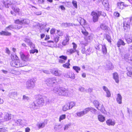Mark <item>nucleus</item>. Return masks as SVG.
I'll list each match as a JSON object with an SVG mask.
<instances>
[{
  "instance_id": "49",
  "label": "nucleus",
  "mask_w": 132,
  "mask_h": 132,
  "mask_svg": "<svg viewBox=\"0 0 132 132\" xmlns=\"http://www.w3.org/2000/svg\"><path fill=\"white\" fill-rule=\"evenodd\" d=\"M14 22L16 24H22V19H21V20L17 19L15 20Z\"/></svg>"
},
{
  "instance_id": "50",
  "label": "nucleus",
  "mask_w": 132,
  "mask_h": 132,
  "mask_svg": "<svg viewBox=\"0 0 132 132\" xmlns=\"http://www.w3.org/2000/svg\"><path fill=\"white\" fill-rule=\"evenodd\" d=\"M12 9L14 10V11L16 13H17L19 14L20 10V9L19 8L13 7Z\"/></svg>"
},
{
  "instance_id": "29",
  "label": "nucleus",
  "mask_w": 132,
  "mask_h": 132,
  "mask_svg": "<svg viewBox=\"0 0 132 132\" xmlns=\"http://www.w3.org/2000/svg\"><path fill=\"white\" fill-rule=\"evenodd\" d=\"M125 43L121 39H119L118 42L117 43V46L119 47L121 45L124 46L125 45Z\"/></svg>"
},
{
  "instance_id": "48",
  "label": "nucleus",
  "mask_w": 132,
  "mask_h": 132,
  "mask_svg": "<svg viewBox=\"0 0 132 132\" xmlns=\"http://www.w3.org/2000/svg\"><path fill=\"white\" fill-rule=\"evenodd\" d=\"M101 28L103 30H106L108 28V27L104 24H101L100 26Z\"/></svg>"
},
{
  "instance_id": "56",
  "label": "nucleus",
  "mask_w": 132,
  "mask_h": 132,
  "mask_svg": "<svg viewBox=\"0 0 132 132\" xmlns=\"http://www.w3.org/2000/svg\"><path fill=\"white\" fill-rule=\"evenodd\" d=\"M81 51L82 54H86V50L85 48V47H82Z\"/></svg>"
},
{
  "instance_id": "44",
  "label": "nucleus",
  "mask_w": 132,
  "mask_h": 132,
  "mask_svg": "<svg viewBox=\"0 0 132 132\" xmlns=\"http://www.w3.org/2000/svg\"><path fill=\"white\" fill-rule=\"evenodd\" d=\"M92 51V49L90 47H89L86 50V55H89Z\"/></svg>"
},
{
  "instance_id": "32",
  "label": "nucleus",
  "mask_w": 132,
  "mask_h": 132,
  "mask_svg": "<svg viewBox=\"0 0 132 132\" xmlns=\"http://www.w3.org/2000/svg\"><path fill=\"white\" fill-rule=\"evenodd\" d=\"M70 108L69 106L68 103L65 104L63 107L62 110L63 111H65L68 110H69Z\"/></svg>"
},
{
  "instance_id": "55",
  "label": "nucleus",
  "mask_w": 132,
  "mask_h": 132,
  "mask_svg": "<svg viewBox=\"0 0 132 132\" xmlns=\"http://www.w3.org/2000/svg\"><path fill=\"white\" fill-rule=\"evenodd\" d=\"M57 34L58 35L60 36H63V32L60 30H57Z\"/></svg>"
},
{
  "instance_id": "1",
  "label": "nucleus",
  "mask_w": 132,
  "mask_h": 132,
  "mask_svg": "<svg viewBox=\"0 0 132 132\" xmlns=\"http://www.w3.org/2000/svg\"><path fill=\"white\" fill-rule=\"evenodd\" d=\"M11 58L12 59L14 60L12 61L11 63V65L13 67L16 68L24 67L26 65L27 63L25 62L22 63L19 60L18 57L16 54L12 55Z\"/></svg>"
},
{
  "instance_id": "6",
  "label": "nucleus",
  "mask_w": 132,
  "mask_h": 132,
  "mask_svg": "<svg viewBox=\"0 0 132 132\" xmlns=\"http://www.w3.org/2000/svg\"><path fill=\"white\" fill-rule=\"evenodd\" d=\"M60 89V91L58 92L60 95L67 96L68 95L69 92L67 89L62 87H61Z\"/></svg>"
},
{
  "instance_id": "43",
  "label": "nucleus",
  "mask_w": 132,
  "mask_h": 132,
  "mask_svg": "<svg viewBox=\"0 0 132 132\" xmlns=\"http://www.w3.org/2000/svg\"><path fill=\"white\" fill-rule=\"evenodd\" d=\"M24 39L25 42L27 43L28 45L30 44V43L31 42L28 38L27 37H24Z\"/></svg>"
},
{
  "instance_id": "15",
  "label": "nucleus",
  "mask_w": 132,
  "mask_h": 132,
  "mask_svg": "<svg viewBox=\"0 0 132 132\" xmlns=\"http://www.w3.org/2000/svg\"><path fill=\"white\" fill-rule=\"evenodd\" d=\"M46 123L45 122H39L38 123L36 124V126L39 129L44 128Z\"/></svg>"
},
{
  "instance_id": "25",
  "label": "nucleus",
  "mask_w": 132,
  "mask_h": 132,
  "mask_svg": "<svg viewBox=\"0 0 132 132\" xmlns=\"http://www.w3.org/2000/svg\"><path fill=\"white\" fill-rule=\"evenodd\" d=\"M10 98H14L17 96V93L16 92H12L9 94Z\"/></svg>"
},
{
  "instance_id": "27",
  "label": "nucleus",
  "mask_w": 132,
  "mask_h": 132,
  "mask_svg": "<svg viewBox=\"0 0 132 132\" xmlns=\"http://www.w3.org/2000/svg\"><path fill=\"white\" fill-rule=\"evenodd\" d=\"M102 50L103 53L104 54H106L107 53V50L105 44L102 45Z\"/></svg>"
},
{
  "instance_id": "23",
  "label": "nucleus",
  "mask_w": 132,
  "mask_h": 132,
  "mask_svg": "<svg viewBox=\"0 0 132 132\" xmlns=\"http://www.w3.org/2000/svg\"><path fill=\"white\" fill-rule=\"evenodd\" d=\"M122 97L121 95L119 94H117V97L116 98L117 102L119 104H121L122 103Z\"/></svg>"
},
{
  "instance_id": "46",
  "label": "nucleus",
  "mask_w": 132,
  "mask_h": 132,
  "mask_svg": "<svg viewBox=\"0 0 132 132\" xmlns=\"http://www.w3.org/2000/svg\"><path fill=\"white\" fill-rule=\"evenodd\" d=\"M66 115L65 114L61 115L59 117V121L60 122L61 120L65 119L66 118Z\"/></svg>"
},
{
  "instance_id": "57",
  "label": "nucleus",
  "mask_w": 132,
  "mask_h": 132,
  "mask_svg": "<svg viewBox=\"0 0 132 132\" xmlns=\"http://www.w3.org/2000/svg\"><path fill=\"white\" fill-rule=\"evenodd\" d=\"M72 4L76 8H77V2L76 1H73L72 2Z\"/></svg>"
},
{
  "instance_id": "54",
  "label": "nucleus",
  "mask_w": 132,
  "mask_h": 132,
  "mask_svg": "<svg viewBox=\"0 0 132 132\" xmlns=\"http://www.w3.org/2000/svg\"><path fill=\"white\" fill-rule=\"evenodd\" d=\"M38 50L37 49L31 50L30 51V54H34L35 52L38 53Z\"/></svg>"
},
{
  "instance_id": "53",
  "label": "nucleus",
  "mask_w": 132,
  "mask_h": 132,
  "mask_svg": "<svg viewBox=\"0 0 132 132\" xmlns=\"http://www.w3.org/2000/svg\"><path fill=\"white\" fill-rule=\"evenodd\" d=\"M70 65V64L69 63H66L65 64H63L62 66L64 68H70L69 66Z\"/></svg>"
},
{
  "instance_id": "4",
  "label": "nucleus",
  "mask_w": 132,
  "mask_h": 132,
  "mask_svg": "<svg viewBox=\"0 0 132 132\" xmlns=\"http://www.w3.org/2000/svg\"><path fill=\"white\" fill-rule=\"evenodd\" d=\"M101 13L100 11L95 12H92L91 13V15L92 16L93 21L95 22L97 21L98 18L101 15Z\"/></svg>"
},
{
  "instance_id": "24",
  "label": "nucleus",
  "mask_w": 132,
  "mask_h": 132,
  "mask_svg": "<svg viewBox=\"0 0 132 132\" xmlns=\"http://www.w3.org/2000/svg\"><path fill=\"white\" fill-rule=\"evenodd\" d=\"M128 72L127 73V76L132 77V68L127 67V68Z\"/></svg>"
},
{
  "instance_id": "20",
  "label": "nucleus",
  "mask_w": 132,
  "mask_h": 132,
  "mask_svg": "<svg viewBox=\"0 0 132 132\" xmlns=\"http://www.w3.org/2000/svg\"><path fill=\"white\" fill-rule=\"evenodd\" d=\"M86 110H87V113L89 111H90L92 113L94 114H95L96 110L91 107H89L86 108Z\"/></svg>"
},
{
  "instance_id": "64",
  "label": "nucleus",
  "mask_w": 132,
  "mask_h": 132,
  "mask_svg": "<svg viewBox=\"0 0 132 132\" xmlns=\"http://www.w3.org/2000/svg\"><path fill=\"white\" fill-rule=\"evenodd\" d=\"M55 31V29L54 28H52L51 30L50 33L51 34H54Z\"/></svg>"
},
{
  "instance_id": "42",
  "label": "nucleus",
  "mask_w": 132,
  "mask_h": 132,
  "mask_svg": "<svg viewBox=\"0 0 132 132\" xmlns=\"http://www.w3.org/2000/svg\"><path fill=\"white\" fill-rule=\"evenodd\" d=\"M125 40L128 44L132 43V36L125 38Z\"/></svg>"
},
{
  "instance_id": "40",
  "label": "nucleus",
  "mask_w": 132,
  "mask_h": 132,
  "mask_svg": "<svg viewBox=\"0 0 132 132\" xmlns=\"http://www.w3.org/2000/svg\"><path fill=\"white\" fill-rule=\"evenodd\" d=\"M68 76L69 77L72 79L75 78V75L74 73L72 72H70L69 73Z\"/></svg>"
},
{
  "instance_id": "45",
  "label": "nucleus",
  "mask_w": 132,
  "mask_h": 132,
  "mask_svg": "<svg viewBox=\"0 0 132 132\" xmlns=\"http://www.w3.org/2000/svg\"><path fill=\"white\" fill-rule=\"evenodd\" d=\"M73 69L75 70L77 73H79V71L80 70V68L79 67L77 66H73Z\"/></svg>"
},
{
  "instance_id": "26",
  "label": "nucleus",
  "mask_w": 132,
  "mask_h": 132,
  "mask_svg": "<svg viewBox=\"0 0 132 132\" xmlns=\"http://www.w3.org/2000/svg\"><path fill=\"white\" fill-rule=\"evenodd\" d=\"M0 35H5L9 36L11 35V33L10 32L7 31H2L0 32Z\"/></svg>"
},
{
  "instance_id": "18",
  "label": "nucleus",
  "mask_w": 132,
  "mask_h": 132,
  "mask_svg": "<svg viewBox=\"0 0 132 132\" xmlns=\"http://www.w3.org/2000/svg\"><path fill=\"white\" fill-rule=\"evenodd\" d=\"M69 36L68 35H67L66 37H65V39L62 42V44L65 46L67 44H68L69 43Z\"/></svg>"
},
{
  "instance_id": "8",
  "label": "nucleus",
  "mask_w": 132,
  "mask_h": 132,
  "mask_svg": "<svg viewBox=\"0 0 132 132\" xmlns=\"http://www.w3.org/2000/svg\"><path fill=\"white\" fill-rule=\"evenodd\" d=\"M93 103L95 106L96 108L98 110L102 111L103 109V106L102 105H101L99 102L97 101H94L93 102Z\"/></svg>"
},
{
  "instance_id": "60",
  "label": "nucleus",
  "mask_w": 132,
  "mask_h": 132,
  "mask_svg": "<svg viewBox=\"0 0 132 132\" xmlns=\"http://www.w3.org/2000/svg\"><path fill=\"white\" fill-rule=\"evenodd\" d=\"M70 126V125L69 124H67L64 126V130H65L68 129L69 128V126Z\"/></svg>"
},
{
  "instance_id": "51",
  "label": "nucleus",
  "mask_w": 132,
  "mask_h": 132,
  "mask_svg": "<svg viewBox=\"0 0 132 132\" xmlns=\"http://www.w3.org/2000/svg\"><path fill=\"white\" fill-rule=\"evenodd\" d=\"M54 42L56 43H57L59 40V37L57 36H56L54 37Z\"/></svg>"
},
{
  "instance_id": "30",
  "label": "nucleus",
  "mask_w": 132,
  "mask_h": 132,
  "mask_svg": "<svg viewBox=\"0 0 132 132\" xmlns=\"http://www.w3.org/2000/svg\"><path fill=\"white\" fill-rule=\"evenodd\" d=\"M75 50H74L72 48L68 49L66 53L68 55H71L73 53L75 52Z\"/></svg>"
},
{
  "instance_id": "36",
  "label": "nucleus",
  "mask_w": 132,
  "mask_h": 132,
  "mask_svg": "<svg viewBox=\"0 0 132 132\" xmlns=\"http://www.w3.org/2000/svg\"><path fill=\"white\" fill-rule=\"evenodd\" d=\"M22 24H27L29 23V20L28 19H22Z\"/></svg>"
},
{
  "instance_id": "59",
  "label": "nucleus",
  "mask_w": 132,
  "mask_h": 132,
  "mask_svg": "<svg viewBox=\"0 0 132 132\" xmlns=\"http://www.w3.org/2000/svg\"><path fill=\"white\" fill-rule=\"evenodd\" d=\"M106 38L109 42H111L110 37L109 35H106Z\"/></svg>"
},
{
  "instance_id": "35",
  "label": "nucleus",
  "mask_w": 132,
  "mask_h": 132,
  "mask_svg": "<svg viewBox=\"0 0 132 132\" xmlns=\"http://www.w3.org/2000/svg\"><path fill=\"white\" fill-rule=\"evenodd\" d=\"M63 25L65 27H69L71 26H75V24L72 23H64L63 24Z\"/></svg>"
},
{
  "instance_id": "5",
  "label": "nucleus",
  "mask_w": 132,
  "mask_h": 132,
  "mask_svg": "<svg viewBox=\"0 0 132 132\" xmlns=\"http://www.w3.org/2000/svg\"><path fill=\"white\" fill-rule=\"evenodd\" d=\"M45 82L46 83L48 86H52L53 84L57 82L56 78L55 77L48 78Z\"/></svg>"
},
{
  "instance_id": "28",
  "label": "nucleus",
  "mask_w": 132,
  "mask_h": 132,
  "mask_svg": "<svg viewBox=\"0 0 132 132\" xmlns=\"http://www.w3.org/2000/svg\"><path fill=\"white\" fill-rule=\"evenodd\" d=\"M62 127V126L61 125L58 124L55 125L54 128L55 130L57 131L60 130Z\"/></svg>"
},
{
  "instance_id": "38",
  "label": "nucleus",
  "mask_w": 132,
  "mask_h": 132,
  "mask_svg": "<svg viewBox=\"0 0 132 132\" xmlns=\"http://www.w3.org/2000/svg\"><path fill=\"white\" fill-rule=\"evenodd\" d=\"M61 87H55L53 89V92L55 93H57L58 94V92L59 91H60V88Z\"/></svg>"
},
{
  "instance_id": "17",
  "label": "nucleus",
  "mask_w": 132,
  "mask_h": 132,
  "mask_svg": "<svg viewBox=\"0 0 132 132\" xmlns=\"http://www.w3.org/2000/svg\"><path fill=\"white\" fill-rule=\"evenodd\" d=\"M77 20L81 25H85L86 23V21L80 17H79L77 18Z\"/></svg>"
},
{
  "instance_id": "41",
  "label": "nucleus",
  "mask_w": 132,
  "mask_h": 132,
  "mask_svg": "<svg viewBox=\"0 0 132 132\" xmlns=\"http://www.w3.org/2000/svg\"><path fill=\"white\" fill-rule=\"evenodd\" d=\"M68 104L70 109H71L75 105L76 103L74 102H71Z\"/></svg>"
},
{
  "instance_id": "58",
  "label": "nucleus",
  "mask_w": 132,
  "mask_h": 132,
  "mask_svg": "<svg viewBox=\"0 0 132 132\" xmlns=\"http://www.w3.org/2000/svg\"><path fill=\"white\" fill-rule=\"evenodd\" d=\"M29 45L30 47V48H35V45L32 43V42L30 43V44H29Z\"/></svg>"
},
{
  "instance_id": "47",
  "label": "nucleus",
  "mask_w": 132,
  "mask_h": 132,
  "mask_svg": "<svg viewBox=\"0 0 132 132\" xmlns=\"http://www.w3.org/2000/svg\"><path fill=\"white\" fill-rule=\"evenodd\" d=\"M10 72L12 74L16 75H18L20 73V72L19 71L13 70H11Z\"/></svg>"
},
{
  "instance_id": "22",
  "label": "nucleus",
  "mask_w": 132,
  "mask_h": 132,
  "mask_svg": "<svg viewBox=\"0 0 132 132\" xmlns=\"http://www.w3.org/2000/svg\"><path fill=\"white\" fill-rule=\"evenodd\" d=\"M129 55L128 54H126L124 55L123 56H122V58L124 59L126 61L129 62L131 61V60H130V58H131L129 57Z\"/></svg>"
},
{
  "instance_id": "61",
  "label": "nucleus",
  "mask_w": 132,
  "mask_h": 132,
  "mask_svg": "<svg viewBox=\"0 0 132 132\" xmlns=\"http://www.w3.org/2000/svg\"><path fill=\"white\" fill-rule=\"evenodd\" d=\"M29 99V97L25 95H24L23 96V99L25 101H27Z\"/></svg>"
},
{
  "instance_id": "14",
  "label": "nucleus",
  "mask_w": 132,
  "mask_h": 132,
  "mask_svg": "<svg viewBox=\"0 0 132 132\" xmlns=\"http://www.w3.org/2000/svg\"><path fill=\"white\" fill-rule=\"evenodd\" d=\"M59 58L60 59L59 60V62L60 63H65V61L67 60V56L62 55L60 56Z\"/></svg>"
},
{
  "instance_id": "37",
  "label": "nucleus",
  "mask_w": 132,
  "mask_h": 132,
  "mask_svg": "<svg viewBox=\"0 0 132 132\" xmlns=\"http://www.w3.org/2000/svg\"><path fill=\"white\" fill-rule=\"evenodd\" d=\"M14 28V27L13 25H11L7 27L5 29V30L6 31H9L11 30L12 29H13Z\"/></svg>"
},
{
  "instance_id": "16",
  "label": "nucleus",
  "mask_w": 132,
  "mask_h": 132,
  "mask_svg": "<svg viewBox=\"0 0 132 132\" xmlns=\"http://www.w3.org/2000/svg\"><path fill=\"white\" fill-rule=\"evenodd\" d=\"M113 77L116 82L117 83H118L119 82V80L118 75V73L116 72L113 73Z\"/></svg>"
},
{
  "instance_id": "2",
  "label": "nucleus",
  "mask_w": 132,
  "mask_h": 132,
  "mask_svg": "<svg viewBox=\"0 0 132 132\" xmlns=\"http://www.w3.org/2000/svg\"><path fill=\"white\" fill-rule=\"evenodd\" d=\"M132 25V18H127L123 23V28L125 30L130 29V25Z\"/></svg>"
},
{
  "instance_id": "3",
  "label": "nucleus",
  "mask_w": 132,
  "mask_h": 132,
  "mask_svg": "<svg viewBox=\"0 0 132 132\" xmlns=\"http://www.w3.org/2000/svg\"><path fill=\"white\" fill-rule=\"evenodd\" d=\"M36 80L34 79H32L29 80L27 82L26 87L29 89H33L35 86Z\"/></svg>"
},
{
  "instance_id": "7",
  "label": "nucleus",
  "mask_w": 132,
  "mask_h": 132,
  "mask_svg": "<svg viewBox=\"0 0 132 132\" xmlns=\"http://www.w3.org/2000/svg\"><path fill=\"white\" fill-rule=\"evenodd\" d=\"M21 58L22 60L24 61H27L29 60L30 55L29 54L25 55L23 52L20 51L19 53Z\"/></svg>"
},
{
  "instance_id": "12",
  "label": "nucleus",
  "mask_w": 132,
  "mask_h": 132,
  "mask_svg": "<svg viewBox=\"0 0 132 132\" xmlns=\"http://www.w3.org/2000/svg\"><path fill=\"white\" fill-rule=\"evenodd\" d=\"M87 110H86V108L84 110L77 112L76 113L77 116L76 117H80L85 114L87 113Z\"/></svg>"
},
{
  "instance_id": "13",
  "label": "nucleus",
  "mask_w": 132,
  "mask_h": 132,
  "mask_svg": "<svg viewBox=\"0 0 132 132\" xmlns=\"http://www.w3.org/2000/svg\"><path fill=\"white\" fill-rule=\"evenodd\" d=\"M106 123L108 126H113L115 125L116 122L115 120L109 119L106 121Z\"/></svg>"
},
{
  "instance_id": "11",
  "label": "nucleus",
  "mask_w": 132,
  "mask_h": 132,
  "mask_svg": "<svg viewBox=\"0 0 132 132\" xmlns=\"http://www.w3.org/2000/svg\"><path fill=\"white\" fill-rule=\"evenodd\" d=\"M51 71L53 75L56 76H60L61 75V71L57 69H53Z\"/></svg>"
},
{
  "instance_id": "31",
  "label": "nucleus",
  "mask_w": 132,
  "mask_h": 132,
  "mask_svg": "<svg viewBox=\"0 0 132 132\" xmlns=\"http://www.w3.org/2000/svg\"><path fill=\"white\" fill-rule=\"evenodd\" d=\"M11 115L8 113H6L4 116V119L6 121H8L11 119Z\"/></svg>"
},
{
  "instance_id": "52",
  "label": "nucleus",
  "mask_w": 132,
  "mask_h": 132,
  "mask_svg": "<svg viewBox=\"0 0 132 132\" xmlns=\"http://www.w3.org/2000/svg\"><path fill=\"white\" fill-rule=\"evenodd\" d=\"M22 121V120L21 119H19L16 121V122L17 123L18 125L19 124L22 125L23 124Z\"/></svg>"
},
{
  "instance_id": "9",
  "label": "nucleus",
  "mask_w": 132,
  "mask_h": 132,
  "mask_svg": "<svg viewBox=\"0 0 132 132\" xmlns=\"http://www.w3.org/2000/svg\"><path fill=\"white\" fill-rule=\"evenodd\" d=\"M38 96L39 98L37 99L36 101L39 107V106H42L44 104V101L41 96L39 95Z\"/></svg>"
},
{
  "instance_id": "62",
  "label": "nucleus",
  "mask_w": 132,
  "mask_h": 132,
  "mask_svg": "<svg viewBox=\"0 0 132 132\" xmlns=\"http://www.w3.org/2000/svg\"><path fill=\"white\" fill-rule=\"evenodd\" d=\"M106 92V97H109L111 96V94L109 90Z\"/></svg>"
},
{
  "instance_id": "33",
  "label": "nucleus",
  "mask_w": 132,
  "mask_h": 132,
  "mask_svg": "<svg viewBox=\"0 0 132 132\" xmlns=\"http://www.w3.org/2000/svg\"><path fill=\"white\" fill-rule=\"evenodd\" d=\"M103 5H104L105 9L106 10H109V4L108 2L104 1L102 3Z\"/></svg>"
},
{
  "instance_id": "10",
  "label": "nucleus",
  "mask_w": 132,
  "mask_h": 132,
  "mask_svg": "<svg viewBox=\"0 0 132 132\" xmlns=\"http://www.w3.org/2000/svg\"><path fill=\"white\" fill-rule=\"evenodd\" d=\"M29 107L31 110H32L37 109L39 107L36 101L31 103L30 104Z\"/></svg>"
},
{
  "instance_id": "39",
  "label": "nucleus",
  "mask_w": 132,
  "mask_h": 132,
  "mask_svg": "<svg viewBox=\"0 0 132 132\" xmlns=\"http://www.w3.org/2000/svg\"><path fill=\"white\" fill-rule=\"evenodd\" d=\"M81 32L85 36H87L88 35V33L84 28L83 29H81Z\"/></svg>"
},
{
  "instance_id": "63",
  "label": "nucleus",
  "mask_w": 132,
  "mask_h": 132,
  "mask_svg": "<svg viewBox=\"0 0 132 132\" xmlns=\"http://www.w3.org/2000/svg\"><path fill=\"white\" fill-rule=\"evenodd\" d=\"M78 90L81 91L83 92L85 91V89L83 87H80L79 88Z\"/></svg>"
},
{
  "instance_id": "34",
  "label": "nucleus",
  "mask_w": 132,
  "mask_h": 132,
  "mask_svg": "<svg viewBox=\"0 0 132 132\" xmlns=\"http://www.w3.org/2000/svg\"><path fill=\"white\" fill-rule=\"evenodd\" d=\"M106 67L108 69L112 70L113 68V66L112 65V63L110 61L108 62V63L106 65Z\"/></svg>"
},
{
  "instance_id": "21",
  "label": "nucleus",
  "mask_w": 132,
  "mask_h": 132,
  "mask_svg": "<svg viewBox=\"0 0 132 132\" xmlns=\"http://www.w3.org/2000/svg\"><path fill=\"white\" fill-rule=\"evenodd\" d=\"M128 5H124V3L123 2L119 3L118 4V8L121 9H123L124 6L126 7Z\"/></svg>"
},
{
  "instance_id": "19",
  "label": "nucleus",
  "mask_w": 132,
  "mask_h": 132,
  "mask_svg": "<svg viewBox=\"0 0 132 132\" xmlns=\"http://www.w3.org/2000/svg\"><path fill=\"white\" fill-rule=\"evenodd\" d=\"M98 119L101 122H104L105 120V117L101 114H99L98 116Z\"/></svg>"
}]
</instances>
